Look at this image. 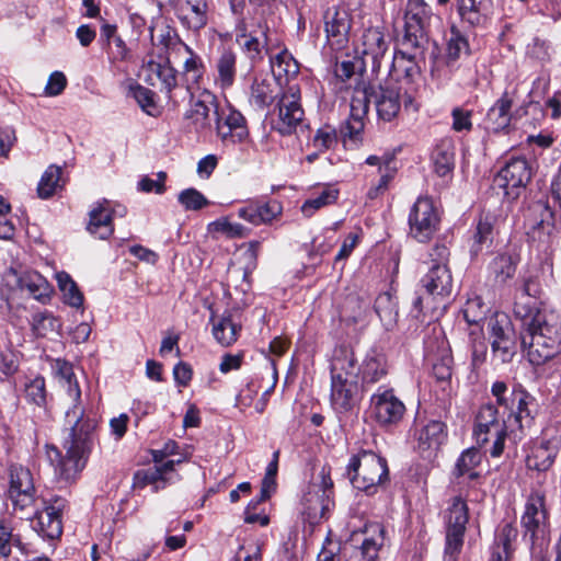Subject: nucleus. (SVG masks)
<instances>
[{"label":"nucleus","mask_w":561,"mask_h":561,"mask_svg":"<svg viewBox=\"0 0 561 561\" xmlns=\"http://www.w3.org/2000/svg\"><path fill=\"white\" fill-rule=\"evenodd\" d=\"M56 370L61 386L66 389L71 401L65 414L66 423L70 426L69 437L64 442L65 455L56 446H46V454L55 465V473L66 483L77 479L87 465L92 448L94 420L85 416L81 405V390L73 373V367L66 360L56 362Z\"/></svg>","instance_id":"obj_1"},{"label":"nucleus","mask_w":561,"mask_h":561,"mask_svg":"<svg viewBox=\"0 0 561 561\" xmlns=\"http://www.w3.org/2000/svg\"><path fill=\"white\" fill-rule=\"evenodd\" d=\"M355 354L346 346L336 347L330 364L331 389L330 402L339 414L351 413L360 401L364 392L356 378Z\"/></svg>","instance_id":"obj_2"},{"label":"nucleus","mask_w":561,"mask_h":561,"mask_svg":"<svg viewBox=\"0 0 561 561\" xmlns=\"http://www.w3.org/2000/svg\"><path fill=\"white\" fill-rule=\"evenodd\" d=\"M522 343L527 346V356L533 365L539 366L561 352V323L556 314L538 316L530 330L522 334Z\"/></svg>","instance_id":"obj_3"},{"label":"nucleus","mask_w":561,"mask_h":561,"mask_svg":"<svg viewBox=\"0 0 561 561\" xmlns=\"http://www.w3.org/2000/svg\"><path fill=\"white\" fill-rule=\"evenodd\" d=\"M347 476L355 489L375 494L389 480L387 460L374 451L360 450L351 457Z\"/></svg>","instance_id":"obj_4"},{"label":"nucleus","mask_w":561,"mask_h":561,"mask_svg":"<svg viewBox=\"0 0 561 561\" xmlns=\"http://www.w3.org/2000/svg\"><path fill=\"white\" fill-rule=\"evenodd\" d=\"M370 95L378 117L385 122L397 118L402 107L407 113L412 114L420 110V103L415 98L403 91L397 82L388 81L377 88L370 87Z\"/></svg>","instance_id":"obj_5"},{"label":"nucleus","mask_w":561,"mask_h":561,"mask_svg":"<svg viewBox=\"0 0 561 561\" xmlns=\"http://www.w3.org/2000/svg\"><path fill=\"white\" fill-rule=\"evenodd\" d=\"M436 21L439 18L424 0H408L401 45L416 50L424 48L427 43L426 33Z\"/></svg>","instance_id":"obj_6"},{"label":"nucleus","mask_w":561,"mask_h":561,"mask_svg":"<svg viewBox=\"0 0 561 561\" xmlns=\"http://www.w3.org/2000/svg\"><path fill=\"white\" fill-rule=\"evenodd\" d=\"M522 526L524 536L529 538L531 547H549L548 512L542 492L535 490L527 497Z\"/></svg>","instance_id":"obj_7"},{"label":"nucleus","mask_w":561,"mask_h":561,"mask_svg":"<svg viewBox=\"0 0 561 561\" xmlns=\"http://www.w3.org/2000/svg\"><path fill=\"white\" fill-rule=\"evenodd\" d=\"M319 478L320 482L311 484L302 499V515L310 525H316L327 518L328 513L334 506L333 481L330 470L323 467Z\"/></svg>","instance_id":"obj_8"},{"label":"nucleus","mask_w":561,"mask_h":561,"mask_svg":"<svg viewBox=\"0 0 561 561\" xmlns=\"http://www.w3.org/2000/svg\"><path fill=\"white\" fill-rule=\"evenodd\" d=\"M506 421L499 417V411L493 404H484L480 408L476 417L474 435L479 445H484L494 438L490 455L500 457L504 450L506 438Z\"/></svg>","instance_id":"obj_9"},{"label":"nucleus","mask_w":561,"mask_h":561,"mask_svg":"<svg viewBox=\"0 0 561 561\" xmlns=\"http://www.w3.org/2000/svg\"><path fill=\"white\" fill-rule=\"evenodd\" d=\"M468 519L467 503L460 496L454 497L446 515L445 561L458 560L463 547Z\"/></svg>","instance_id":"obj_10"},{"label":"nucleus","mask_w":561,"mask_h":561,"mask_svg":"<svg viewBox=\"0 0 561 561\" xmlns=\"http://www.w3.org/2000/svg\"><path fill=\"white\" fill-rule=\"evenodd\" d=\"M66 506V499L59 495L42 497V508L36 510L31 520L32 528L43 539H58L62 534V513Z\"/></svg>","instance_id":"obj_11"},{"label":"nucleus","mask_w":561,"mask_h":561,"mask_svg":"<svg viewBox=\"0 0 561 561\" xmlns=\"http://www.w3.org/2000/svg\"><path fill=\"white\" fill-rule=\"evenodd\" d=\"M440 221L439 214L430 197H419L409 215L410 234L420 242H426L435 234Z\"/></svg>","instance_id":"obj_12"},{"label":"nucleus","mask_w":561,"mask_h":561,"mask_svg":"<svg viewBox=\"0 0 561 561\" xmlns=\"http://www.w3.org/2000/svg\"><path fill=\"white\" fill-rule=\"evenodd\" d=\"M371 417L380 426L399 423L405 412L404 403L394 394L392 388L379 387L370 397Z\"/></svg>","instance_id":"obj_13"},{"label":"nucleus","mask_w":561,"mask_h":561,"mask_svg":"<svg viewBox=\"0 0 561 561\" xmlns=\"http://www.w3.org/2000/svg\"><path fill=\"white\" fill-rule=\"evenodd\" d=\"M488 333L493 356L501 363H508L515 354V342L511 321L505 313H495L488 320Z\"/></svg>","instance_id":"obj_14"},{"label":"nucleus","mask_w":561,"mask_h":561,"mask_svg":"<svg viewBox=\"0 0 561 561\" xmlns=\"http://www.w3.org/2000/svg\"><path fill=\"white\" fill-rule=\"evenodd\" d=\"M9 495L15 511L25 513L35 504V485L31 470L22 465H11L9 469Z\"/></svg>","instance_id":"obj_15"},{"label":"nucleus","mask_w":561,"mask_h":561,"mask_svg":"<svg viewBox=\"0 0 561 561\" xmlns=\"http://www.w3.org/2000/svg\"><path fill=\"white\" fill-rule=\"evenodd\" d=\"M531 179V168L525 158L510 159L494 179L507 197L515 199Z\"/></svg>","instance_id":"obj_16"},{"label":"nucleus","mask_w":561,"mask_h":561,"mask_svg":"<svg viewBox=\"0 0 561 561\" xmlns=\"http://www.w3.org/2000/svg\"><path fill=\"white\" fill-rule=\"evenodd\" d=\"M214 114L216 134L224 144L234 145L248 139L247 119L241 112L229 106L220 111L216 107Z\"/></svg>","instance_id":"obj_17"},{"label":"nucleus","mask_w":561,"mask_h":561,"mask_svg":"<svg viewBox=\"0 0 561 561\" xmlns=\"http://www.w3.org/2000/svg\"><path fill=\"white\" fill-rule=\"evenodd\" d=\"M305 112L300 105V89L289 85L278 103L276 128L282 135H290L302 124Z\"/></svg>","instance_id":"obj_18"},{"label":"nucleus","mask_w":561,"mask_h":561,"mask_svg":"<svg viewBox=\"0 0 561 561\" xmlns=\"http://www.w3.org/2000/svg\"><path fill=\"white\" fill-rule=\"evenodd\" d=\"M515 92L505 91L500 99L489 108L484 118V126L488 130L499 133L506 129L513 117H522L527 114V105H522L512 112Z\"/></svg>","instance_id":"obj_19"},{"label":"nucleus","mask_w":561,"mask_h":561,"mask_svg":"<svg viewBox=\"0 0 561 561\" xmlns=\"http://www.w3.org/2000/svg\"><path fill=\"white\" fill-rule=\"evenodd\" d=\"M356 378L368 391L373 386L385 379L389 373V364L386 355L378 350H370L358 365L355 358Z\"/></svg>","instance_id":"obj_20"},{"label":"nucleus","mask_w":561,"mask_h":561,"mask_svg":"<svg viewBox=\"0 0 561 561\" xmlns=\"http://www.w3.org/2000/svg\"><path fill=\"white\" fill-rule=\"evenodd\" d=\"M534 219L530 221L527 236L538 249L546 248L554 230V215L552 209L543 202H537L531 207Z\"/></svg>","instance_id":"obj_21"},{"label":"nucleus","mask_w":561,"mask_h":561,"mask_svg":"<svg viewBox=\"0 0 561 561\" xmlns=\"http://www.w3.org/2000/svg\"><path fill=\"white\" fill-rule=\"evenodd\" d=\"M236 41L252 61L262 60V49L271 43L270 27L263 21H259L256 27L249 32L244 25L240 26Z\"/></svg>","instance_id":"obj_22"},{"label":"nucleus","mask_w":561,"mask_h":561,"mask_svg":"<svg viewBox=\"0 0 561 561\" xmlns=\"http://www.w3.org/2000/svg\"><path fill=\"white\" fill-rule=\"evenodd\" d=\"M422 287L432 300L445 299L453 291V276L446 264H432L421 279Z\"/></svg>","instance_id":"obj_23"},{"label":"nucleus","mask_w":561,"mask_h":561,"mask_svg":"<svg viewBox=\"0 0 561 561\" xmlns=\"http://www.w3.org/2000/svg\"><path fill=\"white\" fill-rule=\"evenodd\" d=\"M360 546H352V553L347 561H376L383 545V528L379 524H371L365 528Z\"/></svg>","instance_id":"obj_24"},{"label":"nucleus","mask_w":561,"mask_h":561,"mask_svg":"<svg viewBox=\"0 0 561 561\" xmlns=\"http://www.w3.org/2000/svg\"><path fill=\"white\" fill-rule=\"evenodd\" d=\"M283 213L280 202L270 199L265 203L250 202L247 206L238 209L239 218L254 225H267L277 219Z\"/></svg>","instance_id":"obj_25"},{"label":"nucleus","mask_w":561,"mask_h":561,"mask_svg":"<svg viewBox=\"0 0 561 561\" xmlns=\"http://www.w3.org/2000/svg\"><path fill=\"white\" fill-rule=\"evenodd\" d=\"M139 77L149 84L154 87L158 82L162 84L168 94L176 87V70L170 66V62H159L153 59L145 62L139 72Z\"/></svg>","instance_id":"obj_26"},{"label":"nucleus","mask_w":561,"mask_h":561,"mask_svg":"<svg viewBox=\"0 0 561 561\" xmlns=\"http://www.w3.org/2000/svg\"><path fill=\"white\" fill-rule=\"evenodd\" d=\"M208 14L207 0H184L176 9V15L181 23L194 32H198L207 25Z\"/></svg>","instance_id":"obj_27"},{"label":"nucleus","mask_w":561,"mask_h":561,"mask_svg":"<svg viewBox=\"0 0 561 561\" xmlns=\"http://www.w3.org/2000/svg\"><path fill=\"white\" fill-rule=\"evenodd\" d=\"M370 102H373L370 88L354 93L350 104L351 113L345 126V136L355 139L363 131L364 118L368 113Z\"/></svg>","instance_id":"obj_28"},{"label":"nucleus","mask_w":561,"mask_h":561,"mask_svg":"<svg viewBox=\"0 0 561 561\" xmlns=\"http://www.w3.org/2000/svg\"><path fill=\"white\" fill-rule=\"evenodd\" d=\"M324 26L328 38L336 45H343L351 30L347 11L337 7L328 8L324 13Z\"/></svg>","instance_id":"obj_29"},{"label":"nucleus","mask_w":561,"mask_h":561,"mask_svg":"<svg viewBox=\"0 0 561 561\" xmlns=\"http://www.w3.org/2000/svg\"><path fill=\"white\" fill-rule=\"evenodd\" d=\"M362 54L365 58H370L374 69H379L381 59L388 50V42L380 27H369L362 35Z\"/></svg>","instance_id":"obj_30"},{"label":"nucleus","mask_w":561,"mask_h":561,"mask_svg":"<svg viewBox=\"0 0 561 561\" xmlns=\"http://www.w3.org/2000/svg\"><path fill=\"white\" fill-rule=\"evenodd\" d=\"M531 280L524 283L522 295L514 305V314L516 318L520 319L525 331L530 330V324L535 323L538 316H550V313L538 309L537 301L531 294Z\"/></svg>","instance_id":"obj_31"},{"label":"nucleus","mask_w":561,"mask_h":561,"mask_svg":"<svg viewBox=\"0 0 561 561\" xmlns=\"http://www.w3.org/2000/svg\"><path fill=\"white\" fill-rule=\"evenodd\" d=\"M279 93V85L274 79L255 77L251 87L249 102L257 110L271 106Z\"/></svg>","instance_id":"obj_32"},{"label":"nucleus","mask_w":561,"mask_h":561,"mask_svg":"<svg viewBox=\"0 0 561 561\" xmlns=\"http://www.w3.org/2000/svg\"><path fill=\"white\" fill-rule=\"evenodd\" d=\"M88 231L99 239H107L114 232L112 210L108 201L104 199L91 209Z\"/></svg>","instance_id":"obj_33"},{"label":"nucleus","mask_w":561,"mask_h":561,"mask_svg":"<svg viewBox=\"0 0 561 561\" xmlns=\"http://www.w3.org/2000/svg\"><path fill=\"white\" fill-rule=\"evenodd\" d=\"M558 444L554 440H542L531 448L526 458V466L529 470L545 472L551 468L558 455Z\"/></svg>","instance_id":"obj_34"},{"label":"nucleus","mask_w":561,"mask_h":561,"mask_svg":"<svg viewBox=\"0 0 561 561\" xmlns=\"http://www.w3.org/2000/svg\"><path fill=\"white\" fill-rule=\"evenodd\" d=\"M10 275L15 278L16 287L26 290L33 298L43 300L50 294V286L45 277L35 271H26L18 274L16 271H10Z\"/></svg>","instance_id":"obj_35"},{"label":"nucleus","mask_w":561,"mask_h":561,"mask_svg":"<svg viewBox=\"0 0 561 561\" xmlns=\"http://www.w3.org/2000/svg\"><path fill=\"white\" fill-rule=\"evenodd\" d=\"M535 404V399L531 394L526 392L522 387L515 388L510 397L508 408L512 410L508 415V421L513 416L515 422L518 423V426L523 428V421H526L527 424L530 423L533 419V410L531 405Z\"/></svg>","instance_id":"obj_36"},{"label":"nucleus","mask_w":561,"mask_h":561,"mask_svg":"<svg viewBox=\"0 0 561 561\" xmlns=\"http://www.w3.org/2000/svg\"><path fill=\"white\" fill-rule=\"evenodd\" d=\"M496 217L491 214L481 215L476 232L473 234V242L471 245V253L477 255L484 248H490L493 243L495 233Z\"/></svg>","instance_id":"obj_37"},{"label":"nucleus","mask_w":561,"mask_h":561,"mask_svg":"<svg viewBox=\"0 0 561 561\" xmlns=\"http://www.w3.org/2000/svg\"><path fill=\"white\" fill-rule=\"evenodd\" d=\"M213 335L222 346H230L238 340L241 327L233 321L230 313L222 314L217 321L211 317Z\"/></svg>","instance_id":"obj_38"},{"label":"nucleus","mask_w":561,"mask_h":561,"mask_svg":"<svg viewBox=\"0 0 561 561\" xmlns=\"http://www.w3.org/2000/svg\"><path fill=\"white\" fill-rule=\"evenodd\" d=\"M446 426L440 421H430L420 431L419 448L423 450L437 449L446 439Z\"/></svg>","instance_id":"obj_39"},{"label":"nucleus","mask_w":561,"mask_h":561,"mask_svg":"<svg viewBox=\"0 0 561 561\" xmlns=\"http://www.w3.org/2000/svg\"><path fill=\"white\" fill-rule=\"evenodd\" d=\"M204 96L205 99L195 101L186 113V118L192 119L196 129L208 128L210 126L209 114L211 107L214 111L218 107L213 94L206 93Z\"/></svg>","instance_id":"obj_40"},{"label":"nucleus","mask_w":561,"mask_h":561,"mask_svg":"<svg viewBox=\"0 0 561 561\" xmlns=\"http://www.w3.org/2000/svg\"><path fill=\"white\" fill-rule=\"evenodd\" d=\"M482 461L481 453L474 448H468L461 453L456 461L454 474L457 478L468 477L470 480L480 478V473L477 471V467Z\"/></svg>","instance_id":"obj_41"},{"label":"nucleus","mask_w":561,"mask_h":561,"mask_svg":"<svg viewBox=\"0 0 561 561\" xmlns=\"http://www.w3.org/2000/svg\"><path fill=\"white\" fill-rule=\"evenodd\" d=\"M237 55L232 50H224L217 60L218 77L216 82L224 90L233 85L237 73Z\"/></svg>","instance_id":"obj_42"},{"label":"nucleus","mask_w":561,"mask_h":561,"mask_svg":"<svg viewBox=\"0 0 561 561\" xmlns=\"http://www.w3.org/2000/svg\"><path fill=\"white\" fill-rule=\"evenodd\" d=\"M375 310L387 330H391L397 324L398 302L390 293H382L376 298Z\"/></svg>","instance_id":"obj_43"},{"label":"nucleus","mask_w":561,"mask_h":561,"mask_svg":"<svg viewBox=\"0 0 561 561\" xmlns=\"http://www.w3.org/2000/svg\"><path fill=\"white\" fill-rule=\"evenodd\" d=\"M490 0H457L460 18L471 25H479L484 21L489 10Z\"/></svg>","instance_id":"obj_44"},{"label":"nucleus","mask_w":561,"mask_h":561,"mask_svg":"<svg viewBox=\"0 0 561 561\" xmlns=\"http://www.w3.org/2000/svg\"><path fill=\"white\" fill-rule=\"evenodd\" d=\"M339 198V190L333 186H324L320 192L306 199L301 205V213L305 217L310 218L322 207L334 204Z\"/></svg>","instance_id":"obj_45"},{"label":"nucleus","mask_w":561,"mask_h":561,"mask_svg":"<svg viewBox=\"0 0 561 561\" xmlns=\"http://www.w3.org/2000/svg\"><path fill=\"white\" fill-rule=\"evenodd\" d=\"M404 48V51H399L394 55L392 60V70L397 75L402 72L405 78L412 79L416 73H419V67L415 59L423 55V48H420L419 50L407 47Z\"/></svg>","instance_id":"obj_46"},{"label":"nucleus","mask_w":561,"mask_h":561,"mask_svg":"<svg viewBox=\"0 0 561 561\" xmlns=\"http://www.w3.org/2000/svg\"><path fill=\"white\" fill-rule=\"evenodd\" d=\"M518 260L511 254H499L490 264V271L499 284H504L511 279L516 272Z\"/></svg>","instance_id":"obj_47"},{"label":"nucleus","mask_w":561,"mask_h":561,"mask_svg":"<svg viewBox=\"0 0 561 561\" xmlns=\"http://www.w3.org/2000/svg\"><path fill=\"white\" fill-rule=\"evenodd\" d=\"M433 161L435 172L439 176H446L450 174L455 167V153L453 145L449 141L437 145L433 151Z\"/></svg>","instance_id":"obj_48"},{"label":"nucleus","mask_w":561,"mask_h":561,"mask_svg":"<svg viewBox=\"0 0 561 561\" xmlns=\"http://www.w3.org/2000/svg\"><path fill=\"white\" fill-rule=\"evenodd\" d=\"M432 373L438 381H447L451 377L453 356L445 340L440 341L437 358H433Z\"/></svg>","instance_id":"obj_49"},{"label":"nucleus","mask_w":561,"mask_h":561,"mask_svg":"<svg viewBox=\"0 0 561 561\" xmlns=\"http://www.w3.org/2000/svg\"><path fill=\"white\" fill-rule=\"evenodd\" d=\"M61 174L62 170L57 165H50L46 169L37 186V194L41 198L51 197L61 187Z\"/></svg>","instance_id":"obj_50"},{"label":"nucleus","mask_w":561,"mask_h":561,"mask_svg":"<svg viewBox=\"0 0 561 561\" xmlns=\"http://www.w3.org/2000/svg\"><path fill=\"white\" fill-rule=\"evenodd\" d=\"M207 231L213 236L222 234L228 239H234L245 237L248 229L241 224L231 222L228 217H220L208 224Z\"/></svg>","instance_id":"obj_51"},{"label":"nucleus","mask_w":561,"mask_h":561,"mask_svg":"<svg viewBox=\"0 0 561 561\" xmlns=\"http://www.w3.org/2000/svg\"><path fill=\"white\" fill-rule=\"evenodd\" d=\"M57 280L62 293L65 304L73 308H81L83 305V295L71 277L67 273H59L57 275Z\"/></svg>","instance_id":"obj_52"},{"label":"nucleus","mask_w":561,"mask_h":561,"mask_svg":"<svg viewBox=\"0 0 561 561\" xmlns=\"http://www.w3.org/2000/svg\"><path fill=\"white\" fill-rule=\"evenodd\" d=\"M32 331L37 336H46L60 329V322L53 313L44 311L35 313L31 321Z\"/></svg>","instance_id":"obj_53"},{"label":"nucleus","mask_w":561,"mask_h":561,"mask_svg":"<svg viewBox=\"0 0 561 561\" xmlns=\"http://www.w3.org/2000/svg\"><path fill=\"white\" fill-rule=\"evenodd\" d=\"M468 53L469 44L467 38L460 33V31L456 26H451L446 47V55L448 60L455 61L461 56V54Z\"/></svg>","instance_id":"obj_54"},{"label":"nucleus","mask_w":561,"mask_h":561,"mask_svg":"<svg viewBox=\"0 0 561 561\" xmlns=\"http://www.w3.org/2000/svg\"><path fill=\"white\" fill-rule=\"evenodd\" d=\"M273 71L278 77H296L299 72V65L295 58L285 49L272 59Z\"/></svg>","instance_id":"obj_55"},{"label":"nucleus","mask_w":561,"mask_h":561,"mask_svg":"<svg viewBox=\"0 0 561 561\" xmlns=\"http://www.w3.org/2000/svg\"><path fill=\"white\" fill-rule=\"evenodd\" d=\"M147 485H153V491L164 488L165 481L161 478V472L156 467L147 470H139L134 476V488L144 489Z\"/></svg>","instance_id":"obj_56"},{"label":"nucleus","mask_w":561,"mask_h":561,"mask_svg":"<svg viewBox=\"0 0 561 561\" xmlns=\"http://www.w3.org/2000/svg\"><path fill=\"white\" fill-rule=\"evenodd\" d=\"M512 536H515L514 528L511 525H505L502 528L500 541L492 549L489 561H510V540Z\"/></svg>","instance_id":"obj_57"},{"label":"nucleus","mask_w":561,"mask_h":561,"mask_svg":"<svg viewBox=\"0 0 561 561\" xmlns=\"http://www.w3.org/2000/svg\"><path fill=\"white\" fill-rule=\"evenodd\" d=\"M25 398L28 402L37 407L46 403V386L45 379L41 376L35 377L25 383Z\"/></svg>","instance_id":"obj_58"},{"label":"nucleus","mask_w":561,"mask_h":561,"mask_svg":"<svg viewBox=\"0 0 561 561\" xmlns=\"http://www.w3.org/2000/svg\"><path fill=\"white\" fill-rule=\"evenodd\" d=\"M179 203L185 210H199L209 204L208 199L196 188H186L180 192Z\"/></svg>","instance_id":"obj_59"},{"label":"nucleus","mask_w":561,"mask_h":561,"mask_svg":"<svg viewBox=\"0 0 561 561\" xmlns=\"http://www.w3.org/2000/svg\"><path fill=\"white\" fill-rule=\"evenodd\" d=\"M470 341L472 366L479 367L485 362L488 352V345L480 329L478 331L472 330L470 332Z\"/></svg>","instance_id":"obj_60"},{"label":"nucleus","mask_w":561,"mask_h":561,"mask_svg":"<svg viewBox=\"0 0 561 561\" xmlns=\"http://www.w3.org/2000/svg\"><path fill=\"white\" fill-rule=\"evenodd\" d=\"M366 305L357 297H348L342 308L341 317L352 323H357L364 318Z\"/></svg>","instance_id":"obj_61"},{"label":"nucleus","mask_w":561,"mask_h":561,"mask_svg":"<svg viewBox=\"0 0 561 561\" xmlns=\"http://www.w3.org/2000/svg\"><path fill=\"white\" fill-rule=\"evenodd\" d=\"M312 144L319 152L330 149L336 144V133L334 128L330 126L319 128L313 137Z\"/></svg>","instance_id":"obj_62"},{"label":"nucleus","mask_w":561,"mask_h":561,"mask_svg":"<svg viewBox=\"0 0 561 561\" xmlns=\"http://www.w3.org/2000/svg\"><path fill=\"white\" fill-rule=\"evenodd\" d=\"M153 95L154 93L145 87L137 85L134 89V96L137 103L140 105L142 111H145L149 115H153V112L156 111Z\"/></svg>","instance_id":"obj_63"},{"label":"nucleus","mask_w":561,"mask_h":561,"mask_svg":"<svg viewBox=\"0 0 561 561\" xmlns=\"http://www.w3.org/2000/svg\"><path fill=\"white\" fill-rule=\"evenodd\" d=\"M128 54L129 50L121 36L107 43V56L111 62L124 61Z\"/></svg>","instance_id":"obj_64"}]
</instances>
